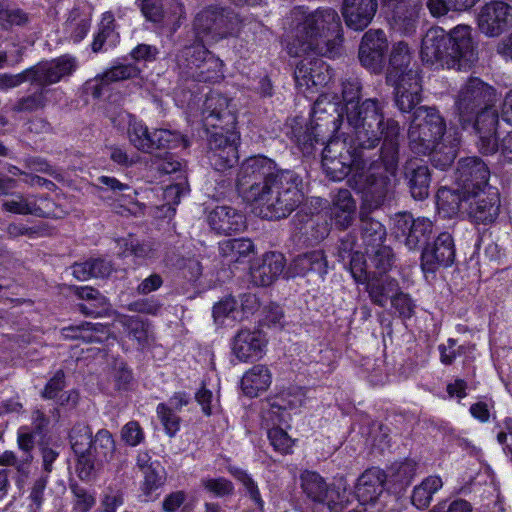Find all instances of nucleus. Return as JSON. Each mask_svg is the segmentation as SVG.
Wrapping results in <instances>:
<instances>
[{"instance_id": "nucleus-54", "label": "nucleus", "mask_w": 512, "mask_h": 512, "mask_svg": "<svg viewBox=\"0 0 512 512\" xmlns=\"http://www.w3.org/2000/svg\"><path fill=\"white\" fill-rule=\"evenodd\" d=\"M405 228L403 230L406 235L405 244L410 250L429 244L432 234L431 226H405Z\"/></svg>"}, {"instance_id": "nucleus-63", "label": "nucleus", "mask_w": 512, "mask_h": 512, "mask_svg": "<svg viewBox=\"0 0 512 512\" xmlns=\"http://www.w3.org/2000/svg\"><path fill=\"white\" fill-rule=\"evenodd\" d=\"M121 439L131 447L140 445L145 439V434L139 422L126 423L121 429Z\"/></svg>"}, {"instance_id": "nucleus-46", "label": "nucleus", "mask_w": 512, "mask_h": 512, "mask_svg": "<svg viewBox=\"0 0 512 512\" xmlns=\"http://www.w3.org/2000/svg\"><path fill=\"white\" fill-rule=\"evenodd\" d=\"M480 0H427V7L434 17L446 15L449 11L464 12L473 8Z\"/></svg>"}, {"instance_id": "nucleus-51", "label": "nucleus", "mask_w": 512, "mask_h": 512, "mask_svg": "<svg viewBox=\"0 0 512 512\" xmlns=\"http://www.w3.org/2000/svg\"><path fill=\"white\" fill-rule=\"evenodd\" d=\"M10 199L3 202L2 206L5 211L16 213V214H32L40 215L42 212L41 208L37 207L33 201H29L22 194L12 193Z\"/></svg>"}, {"instance_id": "nucleus-52", "label": "nucleus", "mask_w": 512, "mask_h": 512, "mask_svg": "<svg viewBox=\"0 0 512 512\" xmlns=\"http://www.w3.org/2000/svg\"><path fill=\"white\" fill-rule=\"evenodd\" d=\"M29 22V15L20 8L4 7L0 4V27L10 30L14 26H25Z\"/></svg>"}, {"instance_id": "nucleus-12", "label": "nucleus", "mask_w": 512, "mask_h": 512, "mask_svg": "<svg viewBox=\"0 0 512 512\" xmlns=\"http://www.w3.org/2000/svg\"><path fill=\"white\" fill-rule=\"evenodd\" d=\"M185 65L182 73L187 79L203 83H215L223 78L222 61L203 45L186 47L183 51Z\"/></svg>"}, {"instance_id": "nucleus-14", "label": "nucleus", "mask_w": 512, "mask_h": 512, "mask_svg": "<svg viewBox=\"0 0 512 512\" xmlns=\"http://www.w3.org/2000/svg\"><path fill=\"white\" fill-rule=\"evenodd\" d=\"M238 140L239 135L235 128L211 134L207 143V158L216 171H224L238 163Z\"/></svg>"}, {"instance_id": "nucleus-29", "label": "nucleus", "mask_w": 512, "mask_h": 512, "mask_svg": "<svg viewBox=\"0 0 512 512\" xmlns=\"http://www.w3.org/2000/svg\"><path fill=\"white\" fill-rule=\"evenodd\" d=\"M404 179L413 199L424 200L429 196L431 172L426 164L410 160L404 165Z\"/></svg>"}, {"instance_id": "nucleus-22", "label": "nucleus", "mask_w": 512, "mask_h": 512, "mask_svg": "<svg viewBox=\"0 0 512 512\" xmlns=\"http://www.w3.org/2000/svg\"><path fill=\"white\" fill-rule=\"evenodd\" d=\"M387 50L388 41L385 33L380 29H370L362 37L358 58L363 67L373 73H379L383 68Z\"/></svg>"}, {"instance_id": "nucleus-11", "label": "nucleus", "mask_w": 512, "mask_h": 512, "mask_svg": "<svg viewBox=\"0 0 512 512\" xmlns=\"http://www.w3.org/2000/svg\"><path fill=\"white\" fill-rule=\"evenodd\" d=\"M300 481L311 512H340L343 509L344 495L334 487H329L318 473L304 471Z\"/></svg>"}, {"instance_id": "nucleus-3", "label": "nucleus", "mask_w": 512, "mask_h": 512, "mask_svg": "<svg viewBox=\"0 0 512 512\" xmlns=\"http://www.w3.org/2000/svg\"><path fill=\"white\" fill-rule=\"evenodd\" d=\"M422 60L441 68L467 70L477 61L472 28L458 25L446 32L441 27L428 29L422 39Z\"/></svg>"}, {"instance_id": "nucleus-17", "label": "nucleus", "mask_w": 512, "mask_h": 512, "mask_svg": "<svg viewBox=\"0 0 512 512\" xmlns=\"http://www.w3.org/2000/svg\"><path fill=\"white\" fill-rule=\"evenodd\" d=\"M455 261V245L451 234L440 233L433 243L423 247L420 267L425 274H435L440 267H450Z\"/></svg>"}, {"instance_id": "nucleus-8", "label": "nucleus", "mask_w": 512, "mask_h": 512, "mask_svg": "<svg viewBox=\"0 0 512 512\" xmlns=\"http://www.w3.org/2000/svg\"><path fill=\"white\" fill-rule=\"evenodd\" d=\"M239 24V15L231 7L213 4L197 13L193 25L202 41L218 42L233 36Z\"/></svg>"}, {"instance_id": "nucleus-55", "label": "nucleus", "mask_w": 512, "mask_h": 512, "mask_svg": "<svg viewBox=\"0 0 512 512\" xmlns=\"http://www.w3.org/2000/svg\"><path fill=\"white\" fill-rule=\"evenodd\" d=\"M361 236L365 245V252L377 250L378 247H386L383 244L386 239L385 226H361Z\"/></svg>"}, {"instance_id": "nucleus-40", "label": "nucleus", "mask_w": 512, "mask_h": 512, "mask_svg": "<svg viewBox=\"0 0 512 512\" xmlns=\"http://www.w3.org/2000/svg\"><path fill=\"white\" fill-rule=\"evenodd\" d=\"M37 88L31 94L19 98L11 110L16 113H32L38 110H43L49 101V95L54 92L53 89L36 85Z\"/></svg>"}, {"instance_id": "nucleus-13", "label": "nucleus", "mask_w": 512, "mask_h": 512, "mask_svg": "<svg viewBox=\"0 0 512 512\" xmlns=\"http://www.w3.org/2000/svg\"><path fill=\"white\" fill-rule=\"evenodd\" d=\"M471 123H460L464 130H472L478 137L477 146L482 154L498 151L497 130L502 128L497 110L490 106L471 117Z\"/></svg>"}, {"instance_id": "nucleus-7", "label": "nucleus", "mask_w": 512, "mask_h": 512, "mask_svg": "<svg viewBox=\"0 0 512 512\" xmlns=\"http://www.w3.org/2000/svg\"><path fill=\"white\" fill-rule=\"evenodd\" d=\"M446 123L434 107L419 106L414 110L408 128V143L412 152L427 155L443 140Z\"/></svg>"}, {"instance_id": "nucleus-15", "label": "nucleus", "mask_w": 512, "mask_h": 512, "mask_svg": "<svg viewBox=\"0 0 512 512\" xmlns=\"http://www.w3.org/2000/svg\"><path fill=\"white\" fill-rule=\"evenodd\" d=\"M490 171L487 164L478 157H466L458 161L455 171V185L462 193L485 192L493 188L488 184Z\"/></svg>"}, {"instance_id": "nucleus-23", "label": "nucleus", "mask_w": 512, "mask_h": 512, "mask_svg": "<svg viewBox=\"0 0 512 512\" xmlns=\"http://www.w3.org/2000/svg\"><path fill=\"white\" fill-rule=\"evenodd\" d=\"M512 19V5L502 0L485 4L478 15V27L487 36L503 33Z\"/></svg>"}, {"instance_id": "nucleus-38", "label": "nucleus", "mask_w": 512, "mask_h": 512, "mask_svg": "<svg viewBox=\"0 0 512 512\" xmlns=\"http://www.w3.org/2000/svg\"><path fill=\"white\" fill-rule=\"evenodd\" d=\"M272 382V375L265 365H255L247 371L241 379V388L248 397H256L259 392L269 388Z\"/></svg>"}, {"instance_id": "nucleus-44", "label": "nucleus", "mask_w": 512, "mask_h": 512, "mask_svg": "<svg viewBox=\"0 0 512 512\" xmlns=\"http://www.w3.org/2000/svg\"><path fill=\"white\" fill-rule=\"evenodd\" d=\"M253 243L246 238H233L219 243V250L223 257L230 262H239L242 257H247L253 251Z\"/></svg>"}, {"instance_id": "nucleus-43", "label": "nucleus", "mask_w": 512, "mask_h": 512, "mask_svg": "<svg viewBox=\"0 0 512 512\" xmlns=\"http://www.w3.org/2000/svg\"><path fill=\"white\" fill-rule=\"evenodd\" d=\"M458 143L456 139L447 140L443 138L437 142V147H434L427 155H430L431 163L434 167L441 170L448 168L457 156Z\"/></svg>"}, {"instance_id": "nucleus-61", "label": "nucleus", "mask_w": 512, "mask_h": 512, "mask_svg": "<svg viewBox=\"0 0 512 512\" xmlns=\"http://www.w3.org/2000/svg\"><path fill=\"white\" fill-rule=\"evenodd\" d=\"M391 305L403 319L411 318L415 313L416 305L409 294L398 291L391 296Z\"/></svg>"}, {"instance_id": "nucleus-42", "label": "nucleus", "mask_w": 512, "mask_h": 512, "mask_svg": "<svg viewBox=\"0 0 512 512\" xmlns=\"http://www.w3.org/2000/svg\"><path fill=\"white\" fill-rule=\"evenodd\" d=\"M356 203L350 191L339 190L331 208V216L334 224H349L354 219Z\"/></svg>"}, {"instance_id": "nucleus-60", "label": "nucleus", "mask_w": 512, "mask_h": 512, "mask_svg": "<svg viewBox=\"0 0 512 512\" xmlns=\"http://www.w3.org/2000/svg\"><path fill=\"white\" fill-rule=\"evenodd\" d=\"M70 490L75 498V512H88L95 505V497L76 482H71Z\"/></svg>"}, {"instance_id": "nucleus-64", "label": "nucleus", "mask_w": 512, "mask_h": 512, "mask_svg": "<svg viewBox=\"0 0 512 512\" xmlns=\"http://www.w3.org/2000/svg\"><path fill=\"white\" fill-rule=\"evenodd\" d=\"M268 438L274 449L282 454L289 453L292 439L282 427H272L268 430Z\"/></svg>"}, {"instance_id": "nucleus-2", "label": "nucleus", "mask_w": 512, "mask_h": 512, "mask_svg": "<svg viewBox=\"0 0 512 512\" xmlns=\"http://www.w3.org/2000/svg\"><path fill=\"white\" fill-rule=\"evenodd\" d=\"M302 178L291 169H281L265 156L246 159L240 167L236 188L247 203L257 204L255 213L266 221H279L301 203Z\"/></svg>"}, {"instance_id": "nucleus-24", "label": "nucleus", "mask_w": 512, "mask_h": 512, "mask_svg": "<svg viewBox=\"0 0 512 512\" xmlns=\"http://www.w3.org/2000/svg\"><path fill=\"white\" fill-rule=\"evenodd\" d=\"M286 260L280 252H267L250 267L251 282L258 287L272 285L283 273Z\"/></svg>"}, {"instance_id": "nucleus-18", "label": "nucleus", "mask_w": 512, "mask_h": 512, "mask_svg": "<svg viewBox=\"0 0 512 512\" xmlns=\"http://www.w3.org/2000/svg\"><path fill=\"white\" fill-rule=\"evenodd\" d=\"M91 448L86 453L89 460L87 469L80 467L78 477L81 480L89 481L95 477L96 471L104 464L113 460L116 452V443L112 433L107 429H100L94 435Z\"/></svg>"}, {"instance_id": "nucleus-33", "label": "nucleus", "mask_w": 512, "mask_h": 512, "mask_svg": "<svg viewBox=\"0 0 512 512\" xmlns=\"http://www.w3.org/2000/svg\"><path fill=\"white\" fill-rule=\"evenodd\" d=\"M364 284L371 301L379 307H385L388 299L391 300V296L400 290L395 278L387 274L377 275L376 272H370Z\"/></svg>"}, {"instance_id": "nucleus-1", "label": "nucleus", "mask_w": 512, "mask_h": 512, "mask_svg": "<svg viewBox=\"0 0 512 512\" xmlns=\"http://www.w3.org/2000/svg\"><path fill=\"white\" fill-rule=\"evenodd\" d=\"M386 129L385 137H378L375 145L357 149L353 133L348 150L349 163L328 156L327 147L322 154L323 169L331 180L349 177L348 185L362 193L360 220L371 224H381L371 215L390 199L399 168L401 127L390 121Z\"/></svg>"}, {"instance_id": "nucleus-35", "label": "nucleus", "mask_w": 512, "mask_h": 512, "mask_svg": "<svg viewBox=\"0 0 512 512\" xmlns=\"http://www.w3.org/2000/svg\"><path fill=\"white\" fill-rule=\"evenodd\" d=\"M93 437L91 427L83 421L76 422L69 432V442L77 457V474L81 466L85 469L89 467V460L86 457V453L91 448L90 445Z\"/></svg>"}, {"instance_id": "nucleus-57", "label": "nucleus", "mask_w": 512, "mask_h": 512, "mask_svg": "<svg viewBox=\"0 0 512 512\" xmlns=\"http://www.w3.org/2000/svg\"><path fill=\"white\" fill-rule=\"evenodd\" d=\"M139 73L140 70L135 65L117 64L103 72V78L106 83H113L137 77Z\"/></svg>"}, {"instance_id": "nucleus-56", "label": "nucleus", "mask_w": 512, "mask_h": 512, "mask_svg": "<svg viewBox=\"0 0 512 512\" xmlns=\"http://www.w3.org/2000/svg\"><path fill=\"white\" fill-rule=\"evenodd\" d=\"M201 485L207 492L219 498L231 496L234 493L233 483L224 477L203 478Z\"/></svg>"}, {"instance_id": "nucleus-27", "label": "nucleus", "mask_w": 512, "mask_h": 512, "mask_svg": "<svg viewBox=\"0 0 512 512\" xmlns=\"http://www.w3.org/2000/svg\"><path fill=\"white\" fill-rule=\"evenodd\" d=\"M387 473L372 467L365 470L357 479L355 495L362 505L375 503L379 496L387 489Z\"/></svg>"}, {"instance_id": "nucleus-4", "label": "nucleus", "mask_w": 512, "mask_h": 512, "mask_svg": "<svg viewBox=\"0 0 512 512\" xmlns=\"http://www.w3.org/2000/svg\"><path fill=\"white\" fill-rule=\"evenodd\" d=\"M362 84L358 78H348L342 83V98L345 111V119L348 128L355 133V146L357 148L372 147L378 137H385L388 122L398 123L393 118L385 119L383 105L376 98H369L359 102Z\"/></svg>"}, {"instance_id": "nucleus-20", "label": "nucleus", "mask_w": 512, "mask_h": 512, "mask_svg": "<svg viewBox=\"0 0 512 512\" xmlns=\"http://www.w3.org/2000/svg\"><path fill=\"white\" fill-rule=\"evenodd\" d=\"M464 217L475 224H493L499 215L500 198L496 188L469 194Z\"/></svg>"}, {"instance_id": "nucleus-48", "label": "nucleus", "mask_w": 512, "mask_h": 512, "mask_svg": "<svg viewBox=\"0 0 512 512\" xmlns=\"http://www.w3.org/2000/svg\"><path fill=\"white\" fill-rule=\"evenodd\" d=\"M297 405L292 401H287L284 397H277L270 402V407L266 413L267 420L274 427H281L288 424L291 420L290 410L296 408Z\"/></svg>"}, {"instance_id": "nucleus-6", "label": "nucleus", "mask_w": 512, "mask_h": 512, "mask_svg": "<svg viewBox=\"0 0 512 512\" xmlns=\"http://www.w3.org/2000/svg\"><path fill=\"white\" fill-rule=\"evenodd\" d=\"M318 100L314 103L309 124L297 129L293 128L292 133L295 141L303 154H311L315 144L324 145L328 138L334 133H340L343 125V115L338 112L335 103H327Z\"/></svg>"}, {"instance_id": "nucleus-16", "label": "nucleus", "mask_w": 512, "mask_h": 512, "mask_svg": "<svg viewBox=\"0 0 512 512\" xmlns=\"http://www.w3.org/2000/svg\"><path fill=\"white\" fill-rule=\"evenodd\" d=\"M75 57L65 54L49 61H41L29 68L31 85L49 88L61 80L70 77L77 69Z\"/></svg>"}, {"instance_id": "nucleus-21", "label": "nucleus", "mask_w": 512, "mask_h": 512, "mask_svg": "<svg viewBox=\"0 0 512 512\" xmlns=\"http://www.w3.org/2000/svg\"><path fill=\"white\" fill-rule=\"evenodd\" d=\"M231 100L222 94L210 92L203 105L202 116L205 126L219 130L235 128L237 118Z\"/></svg>"}, {"instance_id": "nucleus-62", "label": "nucleus", "mask_w": 512, "mask_h": 512, "mask_svg": "<svg viewBox=\"0 0 512 512\" xmlns=\"http://www.w3.org/2000/svg\"><path fill=\"white\" fill-rule=\"evenodd\" d=\"M466 346H457V340L449 338L446 344H440L438 350L440 353V361L444 365H451L454 360L466 353Z\"/></svg>"}, {"instance_id": "nucleus-34", "label": "nucleus", "mask_w": 512, "mask_h": 512, "mask_svg": "<svg viewBox=\"0 0 512 512\" xmlns=\"http://www.w3.org/2000/svg\"><path fill=\"white\" fill-rule=\"evenodd\" d=\"M327 268L328 262L324 252L315 250L296 256L288 268V274L295 277L314 272L323 278L327 274Z\"/></svg>"}, {"instance_id": "nucleus-58", "label": "nucleus", "mask_w": 512, "mask_h": 512, "mask_svg": "<svg viewBox=\"0 0 512 512\" xmlns=\"http://www.w3.org/2000/svg\"><path fill=\"white\" fill-rule=\"evenodd\" d=\"M158 418L160 419L166 433L173 437L180 428V418L175 414L171 407L166 403H159L156 408Z\"/></svg>"}, {"instance_id": "nucleus-41", "label": "nucleus", "mask_w": 512, "mask_h": 512, "mask_svg": "<svg viewBox=\"0 0 512 512\" xmlns=\"http://www.w3.org/2000/svg\"><path fill=\"white\" fill-rule=\"evenodd\" d=\"M442 486L443 482L439 476H428L419 485L414 487L411 495L412 505L419 510L426 509L430 505L433 495Z\"/></svg>"}, {"instance_id": "nucleus-5", "label": "nucleus", "mask_w": 512, "mask_h": 512, "mask_svg": "<svg viewBox=\"0 0 512 512\" xmlns=\"http://www.w3.org/2000/svg\"><path fill=\"white\" fill-rule=\"evenodd\" d=\"M343 41L341 19L336 10L320 8L308 14L298 25L293 45L298 53L310 52L323 57L340 55Z\"/></svg>"}, {"instance_id": "nucleus-30", "label": "nucleus", "mask_w": 512, "mask_h": 512, "mask_svg": "<svg viewBox=\"0 0 512 512\" xmlns=\"http://www.w3.org/2000/svg\"><path fill=\"white\" fill-rule=\"evenodd\" d=\"M468 194L462 193V189L459 187L455 188L440 187L437 192V210L438 214L443 218L458 217L460 221H466L464 217V211L466 208Z\"/></svg>"}, {"instance_id": "nucleus-59", "label": "nucleus", "mask_w": 512, "mask_h": 512, "mask_svg": "<svg viewBox=\"0 0 512 512\" xmlns=\"http://www.w3.org/2000/svg\"><path fill=\"white\" fill-rule=\"evenodd\" d=\"M330 233L329 226H300L299 243L314 246L324 240Z\"/></svg>"}, {"instance_id": "nucleus-19", "label": "nucleus", "mask_w": 512, "mask_h": 512, "mask_svg": "<svg viewBox=\"0 0 512 512\" xmlns=\"http://www.w3.org/2000/svg\"><path fill=\"white\" fill-rule=\"evenodd\" d=\"M384 6L387 9V19L393 31L404 36H411L416 32L420 12L423 9V0H407Z\"/></svg>"}, {"instance_id": "nucleus-45", "label": "nucleus", "mask_w": 512, "mask_h": 512, "mask_svg": "<svg viewBox=\"0 0 512 512\" xmlns=\"http://www.w3.org/2000/svg\"><path fill=\"white\" fill-rule=\"evenodd\" d=\"M93 187L101 197H104V193H111V198L131 197V192L133 191L132 187L128 184L119 181L115 177L106 175L97 177Z\"/></svg>"}, {"instance_id": "nucleus-50", "label": "nucleus", "mask_w": 512, "mask_h": 512, "mask_svg": "<svg viewBox=\"0 0 512 512\" xmlns=\"http://www.w3.org/2000/svg\"><path fill=\"white\" fill-rule=\"evenodd\" d=\"M129 338L137 341L138 345L145 347L149 340V324L139 317L126 316L121 321Z\"/></svg>"}, {"instance_id": "nucleus-37", "label": "nucleus", "mask_w": 512, "mask_h": 512, "mask_svg": "<svg viewBox=\"0 0 512 512\" xmlns=\"http://www.w3.org/2000/svg\"><path fill=\"white\" fill-rule=\"evenodd\" d=\"M394 87V101L402 113L414 112L421 101V85L419 79L403 81L392 85Z\"/></svg>"}, {"instance_id": "nucleus-53", "label": "nucleus", "mask_w": 512, "mask_h": 512, "mask_svg": "<svg viewBox=\"0 0 512 512\" xmlns=\"http://www.w3.org/2000/svg\"><path fill=\"white\" fill-rule=\"evenodd\" d=\"M244 216L230 206H216L208 214V224H242Z\"/></svg>"}, {"instance_id": "nucleus-39", "label": "nucleus", "mask_w": 512, "mask_h": 512, "mask_svg": "<svg viewBox=\"0 0 512 512\" xmlns=\"http://www.w3.org/2000/svg\"><path fill=\"white\" fill-rule=\"evenodd\" d=\"M416 467V462L410 459L392 464L387 474V490L398 492L408 486L416 474Z\"/></svg>"}, {"instance_id": "nucleus-47", "label": "nucleus", "mask_w": 512, "mask_h": 512, "mask_svg": "<svg viewBox=\"0 0 512 512\" xmlns=\"http://www.w3.org/2000/svg\"><path fill=\"white\" fill-rule=\"evenodd\" d=\"M143 16L156 28L163 29L168 26V17L164 11L162 0H136Z\"/></svg>"}, {"instance_id": "nucleus-28", "label": "nucleus", "mask_w": 512, "mask_h": 512, "mask_svg": "<svg viewBox=\"0 0 512 512\" xmlns=\"http://www.w3.org/2000/svg\"><path fill=\"white\" fill-rule=\"evenodd\" d=\"M377 9L378 0H343L341 13L347 27L362 31L372 22Z\"/></svg>"}, {"instance_id": "nucleus-26", "label": "nucleus", "mask_w": 512, "mask_h": 512, "mask_svg": "<svg viewBox=\"0 0 512 512\" xmlns=\"http://www.w3.org/2000/svg\"><path fill=\"white\" fill-rule=\"evenodd\" d=\"M410 64L411 54L408 45L399 42L394 46L390 55L386 71V83L395 85L403 81L409 82V80L419 79L417 71L410 67Z\"/></svg>"}, {"instance_id": "nucleus-31", "label": "nucleus", "mask_w": 512, "mask_h": 512, "mask_svg": "<svg viewBox=\"0 0 512 512\" xmlns=\"http://www.w3.org/2000/svg\"><path fill=\"white\" fill-rule=\"evenodd\" d=\"M265 340L260 331L240 330L233 339L232 351L240 361L259 359L263 354Z\"/></svg>"}, {"instance_id": "nucleus-9", "label": "nucleus", "mask_w": 512, "mask_h": 512, "mask_svg": "<svg viewBox=\"0 0 512 512\" xmlns=\"http://www.w3.org/2000/svg\"><path fill=\"white\" fill-rule=\"evenodd\" d=\"M127 134L130 143L143 153L188 146L187 140L179 132L162 128L149 131L142 121L132 115H129Z\"/></svg>"}, {"instance_id": "nucleus-49", "label": "nucleus", "mask_w": 512, "mask_h": 512, "mask_svg": "<svg viewBox=\"0 0 512 512\" xmlns=\"http://www.w3.org/2000/svg\"><path fill=\"white\" fill-rule=\"evenodd\" d=\"M366 255L369 265L375 269L377 275L387 274L395 263V255L389 246L370 250Z\"/></svg>"}, {"instance_id": "nucleus-10", "label": "nucleus", "mask_w": 512, "mask_h": 512, "mask_svg": "<svg viewBox=\"0 0 512 512\" xmlns=\"http://www.w3.org/2000/svg\"><path fill=\"white\" fill-rule=\"evenodd\" d=\"M496 99L495 89L477 77H470L460 88L455 109L459 123H471V117L477 112L493 106Z\"/></svg>"}, {"instance_id": "nucleus-36", "label": "nucleus", "mask_w": 512, "mask_h": 512, "mask_svg": "<svg viewBox=\"0 0 512 512\" xmlns=\"http://www.w3.org/2000/svg\"><path fill=\"white\" fill-rule=\"evenodd\" d=\"M61 335L68 340H81L84 343H103L109 335V329L101 323L82 322L61 329Z\"/></svg>"}, {"instance_id": "nucleus-32", "label": "nucleus", "mask_w": 512, "mask_h": 512, "mask_svg": "<svg viewBox=\"0 0 512 512\" xmlns=\"http://www.w3.org/2000/svg\"><path fill=\"white\" fill-rule=\"evenodd\" d=\"M71 290L83 302L76 305L77 310L89 317H101L110 309L108 299L97 289L90 286H73Z\"/></svg>"}, {"instance_id": "nucleus-25", "label": "nucleus", "mask_w": 512, "mask_h": 512, "mask_svg": "<svg viewBox=\"0 0 512 512\" xmlns=\"http://www.w3.org/2000/svg\"><path fill=\"white\" fill-rule=\"evenodd\" d=\"M329 65L321 58H305L295 68L294 78L299 87H324L332 79Z\"/></svg>"}]
</instances>
